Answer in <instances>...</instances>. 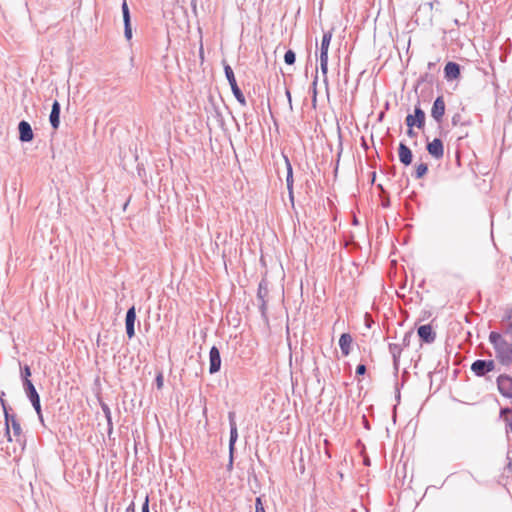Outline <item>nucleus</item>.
I'll use <instances>...</instances> for the list:
<instances>
[{"instance_id": "1", "label": "nucleus", "mask_w": 512, "mask_h": 512, "mask_svg": "<svg viewBox=\"0 0 512 512\" xmlns=\"http://www.w3.org/2000/svg\"><path fill=\"white\" fill-rule=\"evenodd\" d=\"M1 404L4 410V420H5V435L9 442L15 440L21 451L24 450L26 445V437L22 432V428L20 422L18 421L15 414H10L8 412L6 403L4 400H1Z\"/></svg>"}, {"instance_id": "2", "label": "nucleus", "mask_w": 512, "mask_h": 512, "mask_svg": "<svg viewBox=\"0 0 512 512\" xmlns=\"http://www.w3.org/2000/svg\"><path fill=\"white\" fill-rule=\"evenodd\" d=\"M489 341L492 344L496 359L505 366L512 363V341L508 342L504 336L496 331H491Z\"/></svg>"}, {"instance_id": "3", "label": "nucleus", "mask_w": 512, "mask_h": 512, "mask_svg": "<svg viewBox=\"0 0 512 512\" xmlns=\"http://www.w3.org/2000/svg\"><path fill=\"white\" fill-rule=\"evenodd\" d=\"M223 68H224L225 77L231 87L233 96L236 98V100L239 102L240 105L245 106L247 104L246 98H245L242 90L240 89V87L237 84L235 74L233 72L232 67L228 63L223 61Z\"/></svg>"}, {"instance_id": "4", "label": "nucleus", "mask_w": 512, "mask_h": 512, "mask_svg": "<svg viewBox=\"0 0 512 512\" xmlns=\"http://www.w3.org/2000/svg\"><path fill=\"white\" fill-rule=\"evenodd\" d=\"M406 125L414 126L420 130L424 129L426 123V114L420 106V102L414 106V113L408 114L405 118Z\"/></svg>"}, {"instance_id": "5", "label": "nucleus", "mask_w": 512, "mask_h": 512, "mask_svg": "<svg viewBox=\"0 0 512 512\" xmlns=\"http://www.w3.org/2000/svg\"><path fill=\"white\" fill-rule=\"evenodd\" d=\"M495 369L494 360L477 359L471 365V371L477 377H484Z\"/></svg>"}, {"instance_id": "6", "label": "nucleus", "mask_w": 512, "mask_h": 512, "mask_svg": "<svg viewBox=\"0 0 512 512\" xmlns=\"http://www.w3.org/2000/svg\"><path fill=\"white\" fill-rule=\"evenodd\" d=\"M426 150L435 160L442 159L444 156L443 141L440 138H434L432 141H427Z\"/></svg>"}, {"instance_id": "7", "label": "nucleus", "mask_w": 512, "mask_h": 512, "mask_svg": "<svg viewBox=\"0 0 512 512\" xmlns=\"http://www.w3.org/2000/svg\"><path fill=\"white\" fill-rule=\"evenodd\" d=\"M497 387L499 393L505 398H512V377L501 374L497 377Z\"/></svg>"}, {"instance_id": "8", "label": "nucleus", "mask_w": 512, "mask_h": 512, "mask_svg": "<svg viewBox=\"0 0 512 512\" xmlns=\"http://www.w3.org/2000/svg\"><path fill=\"white\" fill-rule=\"evenodd\" d=\"M121 10L124 24V37L127 41H130L133 37V33L131 26V14L126 0H123Z\"/></svg>"}, {"instance_id": "9", "label": "nucleus", "mask_w": 512, "mask_h": 512, "mask_svg": "<svg viewBox=\"0 0 512 512\" xmlns=\"http://www.w3.org/2000/svg\"><path fill=\"white\" fill-rule=\"evenodd\" d=\"M221 354L219 349L213 345L209 351V373L215 374L221 369Z\"/></svg>"}, {"instance_id": "10", "label": "nucleus", "mask_w": 512, "mask_h": 512, "mask_svg": "<svg viewBox=\"0 0 512 512\" xmlns=\"http://www.w3.org/2000/svg\"><path fill=\"white\" fill-rule=\"evenodd\" d=\"M445 108L446 106L444 98L442 95H440L434 100L431 108V116L438 124H440L443 120Z\"/></svg>"}, {"instance_id": "11", "label": "nucleus", "mask_w": 512, "mask_h": 512, "mask_svg": "<svg viewBox=\"0 0 512 512\" xmlns=\"http://www.w3.org/2000/svg\"><path fill=\"white\" fill-rule=\"evenodd\" d=\"M228 420L230 427V437H229V452L235 453V444L238 440V430L237 424L235 420V412H228Z\"/></svg>"}, {"instance_id": "12", "label": "nucleus", "mask_w": 512, "mask_h": 512, "mask_svg": "<svg viewBox=\"0 0 512 512\" xmlns=\"http://www.w3.org/2000/svg\"><path fill=\"white\" fill-rule=\"evenodd\" d=\"M284 158V161H285V164H286V169H287V175H286V186H287V190H288V197H289V200L291 202L292 205H294V177H293V168H292V165H291V162L289 160V158L284 155L283 156Z\"/></svg>"}, {"instance_id": "13", "label": "nucleus", "mask_w": 512, "mask_h": 512, "mask_svg": "<svg viewBox=\"0 0 512 512\" xmlns=\"http://www.w3.org/2000/svg\"><path fill=\"white\" fill-rule=\"evenodd\" d=\"M417 334L422 343L431 344L435 341L436 332L430 324L421 325L417 329Z\"/></svg>"}, {"instance_id": "14", "label": "nucleus", "mask_w": 512, "mask_h": 512, "mask_svg": "<svg viewBox=\"0 0 512 512\" xmlns=\"http://www.w3.org/2000/svg\"><path fill=\"white\" fill-rule=\"evenodd\" d=\"M135 321L136 309L135 306L133 305L127 310L125 317L126 334L129 339H132L135 336Z\"/></svg>"}, {"instance_id": "15", "label": "nucleus", "mask_w": 512, "mask_h": 512, "mask_svg": "<svg viewBox=\"0 0 512 512\" xmlns=\"http://www.w3.org/2000/svg\"><path fill=\"white\" fill-rule=\"evenodd\" d=\"M19 140L23 143L31 142L34 133L29 122L21 120L18 124Z\"/></svg>"}, {"instance_id": "16", "label": "nucleus", "mask_w": 512, "mask_h": 512, "mask_svg": "<svg viewBox=\"0 0 512 512\" xmlns=\"http://www.w3.org/2000/svg\"><path fill=\"white\" fill-rule=\"evenodd\" d=\"M461 75V66L454 62L449 61L446 63L444 67V77L447 81H453L460 77Z\"/></svg>"}, {"instance_id": "17", "label": "nucleus", "mask_w": 512, "mask_h": 512, "mask_svg": "<svg viewBox=\"0 0 512 512\" xmlns=\"http://www.w3.org/2000/svg\"><path fill=\"white\" fill-rule=\"evenodd\" d=\"M398 157H399V161L404 166H409L412 164V161H413L412 150L404 142L399 143Z\"/></svg>"}, {"instance_id": "18", "label": "nucleus", "mask_w": 512, "mask_h": 512, "mask_svg": "<svg viewBox=\"0 0 512 512\" xmlns=\"http://www.w3.org/2000/svg\"><path fill=\"white\" fill-rule=\"evenodd\" d=\"M60 113H61V105L58 100H54L51 107V112L49 115V122L51 127L54 130H57L60 126Z\"/></svg>"}, {"instance_id": "19", "label": "nucleus", "mask_w": 512, "mask_h": 512, "mask_svg": "<svg viewBox=\"0 0 512 512\" xmlns=\"http://www.w3.org/2000/svg\"><path fill=\"white\" fill-rule=\"evenodd\" d=\"M333 36V29H330L323 33L321 44H320V57H328V50L330 42Z\"/></svg>"}, {"instance_id": "20", "label": "nucleus", "mask_w": 512, "mask_h": 512, "mask_svg": "<svg viewBox=\"0 0 512 512\" xmlns=\"http://www.w3.org/2000/svg\"><path fill=\"white\" fill-rule=\"evenodd\" d=\"M352 337L349 333H343L341 334L339 338V347L341 350V353L344 356H348L351 350V344H352Z\"/></svg>"}, {"instance_id": "21", "label": "nucleus", "mask_w": 512, "mask_h": 512, "mask_svg": "<svg viewBox=\"0 0 512 512\" xmlns=\"http://www.w3.org/2000/svg\"><path fill=\"white\" fill-rule=\"evenodd\" d=\"M500 417L504 420L507 434L512 432V408L505 407L500 410Z\"/></svg>"}, {"instance_id": "22", "label": "nucleus", "mask_w": 512, "mask_h": 512, "mask_svg": "<svg viewBox=\"0 0 512 512\" xmlns=\"http://www.w3.org/2000/svg\"><path fill=\"white\" fill-rule=\"evenodd\" d=\"M101 410L104 413L105 419L107 421V432L110 435L113 431V422H112V414L110 407L105 402L100 401Z\"/></svg>"}, {"instance_id": "23", "label": "nucleus", "mask_w": 512, "mask_h": 512, "mask_svg": "<svg viewBox=\"0 0 512 512\" xmlns=\"http://www.w3.org/2000/svg\"><path fill=\"white\" fill-rule=\"evenodd\" d=\"M211 115L212 117L216 120V122L218 123V125L224 129V126H225V120H224V116L220 110V108L215 104V103H212L211 104Z\"/></svg>"}, {"instance_id": "24", "label": "nucleus", "mask_w": 512, "mask_h": 512, "mask_svg": "<svg viewBox=\"0 0 512 512\" xmlns=\"http://www.w3.org/2000/svg\"><path fill=\"white\" fill-rule=\"evenodd\" d=\"M389 352L393 358V364L396 369H398V361L402 352V347L399 344L390 343L389 344Z\"/></svg>"}, {"instance_id": "25", "label": "nucleus", "mask_w": 512, "mask_h": 512, "mask_svg": "<svg viewBox=\"0 0 512 512\" xmlns=\"http://www.w3.org/2000/svg\"><path fill=\"white\" fill-rule=\"evenodd\" d=\"M504 338L509 337L512 341V310L508 313L506 319L503 321V333Z\"/></svg>"}, {"instance_id": "26", "label": "nucleus", "mask_w": 512, "mask_h": 512, "mask_svg": "<svg viewBox=\"0 0 512 512\" xmlns=\"http://www.w3.org/2000/svg\"><path fill=\"white\" fill-rule=\"evenodd\" d=\"M23 389L27 396V398L30 400H33L37 397H40L39 393L37 392L34 384L32 382L23 383Z\"/></svg>"}, {"instance_id": "27", "label": "nucleus", "mask_w": 512, "mask_h": 512, "mask_svg": "<svg viewBox=\"0 0 512 512\" xmlns=\"http://www.w3.org/2000/svg\"><path fill=\"white\" fill-rule=\"evenodd\" d=\"M268 283L265 279H262L258 284L257 298L258 300H266L268 295Z\"/></svg>"}, {"instance_id": "28", "label": "nucleus", "mask_w": 512, "mask_h": 512, "mask_svg": "<svg viewBox=\"0 0 512 512\" xmlns=\"http://www.w3.org/2000/svg\"><path fill=\"white\" fill-rule=\"evenodd\" d=\"M428 172V165L426 163H420L416 165L414 177L415 179L423 178Z\"/></svg>"}, {"instance_id": "29", "label": "nucleus", "mask_w": 512, "mask_h": 512, "mask_svg": "<svg viewBox=\"0 0 512 512\" xmlns=\"http://www.w3.org/2000/svg\"><path fill=\"white\" fill-rule=\"evenodd\" d=\"M31 402V405L33 406L35 412L37 413V416L40 420V422L43 424L44 423V419H43V415H42V409H41V399L40 397H37L33 400H30Z\"/></svg>"}, {"instance_id": "30", "label": "nucleus", "mask_w": 512, "mask_h": 512, "mask_svg": "<svg viewBox=\"0 0 512 512\" xmlns=\"http://www.w3.org/2000/svg\"><path fill=\"white\" fill-rule=\"evenodd\" d=\"M31 374H32L31 368L28 365H24L23 367H21L20 375H21L22 384L27 383V382H32L30 379Z\"/></svg>"}, {"instance_id": "31", "label": "nucleus", "mask_w": 512, "mask_h": 512, "mask_svg": "<svg viewBox=\"0 0 512 512\" xmlns=\"http://www.w3.org/2000/svg\"><path fill=\"white\" fill-rule=\"evenodd\" d=\"M284 62L287 64V65H293L295 64L296 62V53L291 50V49H288L285 54H284Z\"/></svg>"}, {"instance_id": "32", "label": "nucleus", "mask_w": 512, "mask_h": 512, "mask_svg": "<svg viewBox=\"0 0 512 512\" xmlns=\"http://www.w3.org/2000/svg\"><path fill=\"white\" fill-rule=\"evenodd\" d=\"M320 70L322 75L324 76V81H326L328 73V57H320Z\"/></svg>"}, {"instance_id": "33", "label": "nucleus", "mask_w": 512, "mask_h": 512, "mask_svg": "<svg viewBox=\"0 0 512 512\" xmlns=\"http://www.w3.org/2000/svg\"><path fill=\"white\" fill-rule=\"evenodd\" d=\"M255 512H266L261 496L256 497L255 499Z\"/></svg>"}, {"instance_id": "34", "label": "nucleus", "mask_w": 512, "mask_h": 512, "mask_svg": "<svg viewBox=\"0 0 512 512\" xmlns=\"http://www.w3.org/2000/svg\"><path fill=\"white\" fill-rule=\"evenodd\" d=\"M366 371H367L366 365L363 363H360L356 367L355 374L357 376H363V375H365Z\"/></svg>"}, {"instance_id": "35", "label": "nucleus", "mask_w": 512, "mask_h": 512, "mask_svg": "<svg viewBox=\"0 0 512 512\" xmlns=\"http://www.w3.org/2000/svg\"><path fill=\"white\" fill-rule=\"evenodd\" d=\"M155 383H156L157 389H162V387L164 385V378H163V374L161 372L156 375Z\"/></svg>"}, {"instance_id": "36", "label": "nucleus", "mask_w": 512, "mask_h": 512, "mask_svg": "<svg viewBox=\"0 0 512 512\" xmlns=\"http://www.w3.org/2000/svg\"><path fill=\"white\" fill-rule=\"evenodd\" d=\"M233 465H234V453L229 452V460H228V463L226 465V470L228 472H231L233 470Z\"/></svg>"}, {"instance_id": "37", "label": "nucleus", "mask_w": 512, "mask_h": 512, "mask_svg": "<svg viewBox=\"0 0 512 512\" xmlns=\"http://www.w3.org/2000/svg\"><path fill=\"white\" fill-rule=\"evenodd\" d=\"M461 119H462V117H461L460 113H455V114L452 116V119H451V123H452V125H453V126H457V125H459V124H463V123L461 122Z\"/></svg>"}, {"instance_id": "38", "label": "nucleus", "mask_w": 512, "mask_h": 512, "mask_svg": "<svg viewBox=\"0 0 512 512\" xmlns=\"http://www.w3.org/2000/svg\"><path fill=\"white\" fill-rule=\"evenodd\" d=\"M412 337V331H408L405 333L404 337H403V340H402V345L403 346H408L409 343H410V338Z\"/></svg>"}, {"instance_id": "39", "label": "nucleus", "mask_w": 512, "mask_h": 512, "mask_svg": "<svg viewBox=\"0 0 512 512\" xmlns=\"http://www.w3.org/2000/svg\"><path fill=\"white\" fill-rule=\"evenodd\" d=\"M141 512H150L148 495L145 496V500L141 507Z\"/></svg>"}, {"instance_id": "40", "label": "nucleus", "mask_w": 512, "mask_h": 512, "mask_svg": "<svg viewBox=\"0 0 512 512\" xmlns=\"http://www.w3.org/2000/svg\"><path fill=\"white\" fill-rule=\"evenodd\" d=\"M407 126V131H406V134L408 137L410 138H413L417 135V133L414 131V126H411V125H406Z\"/></svg>"}, {"instance_id": "41", "label": "nucleus", "mask_w": 512, "mask_h": 512, "mask_svg": "<svg viewBox=\"0 0 512 512\" xmlns=\"http://www.w3.org/2000/svg\"><path fill=\"white\" fill-rule=\"evenodd\" d=\"M259 301H260L259 309L261 311V314L264 316L266 314L267 301L266 300H259Z\"/></svg>"}, {"instance_id": "42", "label": "nucleus", "mask_w": 512, "mask_h": 512, "mask_svg": "<svg viewBox=\"0 0 512 512\" xmlns=\"http://www.w3.org/2000/svg\"><path fill=\"white\" fill-rule=\"evenodd\" d=\"M285 95H286V98L288 100L289 108H290V110H292L293 109V107H292V97H291V92H290L289 89L285 90Z\"/></svg>"}, {"instance_id": "43", "label": "nucleus", "mask_w": 512, "mask_h": 512, "mask_svg": "<svg viewBox=\"0 0 512 512\" xmlns=\"http://www.w3.org/2000/svg\"><path fill=\"white\" fill-rule=\"evenodd\" d=\"M191 8H192L193 13L196 15L197 14V2H196V0H191Z\"/></svg>"}, {"instance_id": "44", "label": "nucleus", "mask_w": 512, "mask_h": 512, "mask_svg": "<svg viewBox=\"0 0 512 512\" xmlns=\"http://www.w3.org/2000/svg\"><path fill=\"white\" fill-rule=\"evenodd\" d=\"M126 512H135V504L134 502H131L128 507L126 508Z\"/></svg>"}, {"instance_id": "45", "label": "nucleus", "mask_w": 512, "mask_h": 512, "mask_svg": "<svg viewBox=\"0 0 512 512\" xmlns=\"http://www.w3.org/2000/svg\"><path fill=\"white\" fill-rule=\"evenodd\" d=\"M431 80H432V76H430L428 73L421 76V81H431Z\"/></svg>"}, {"instance_id": "46", "label": "nucleus", "mask_w": 512, "mask_h": 512, "mask_svg": "<svg viewBox=\"0 0 512 512\" xmlns=\"http://www.w3.org/2000/svg\"><path fill=\"white\" fill-rule=\"evenodd\" d=\"M363 424H364V427H365L366 429H370L369 422H368V420L366 419V416H365V415H363Z\"/></svg>"}, {"instance_id": "47", "label": "nucleus", "mask_w": 512, "mask_h": 512, "mask_svg": "<svg viewBox=\"0 0 512 512\" xmlns=\"http://www.w3.org/2000/svg\"><path fill=\"white\" fill-rule=\"evenodd\" d=\"M435 66H436V64H435L434 62H429V63H428V65H427V67H428V69H429V70L434 69V68H435Z\"/></svg>"}, {"instance_id": "48", "label": "nucleus", "mask_w": 512, "mask_h": 512, "mask_svg": "<svg viewBox=\"0 0 512 512\" xmlns=\"http://www.w3.org/2000/svg\"><path fill=\"white\" fill-rule=\"evenodd\" d=\"M508 460H509V462H508V464H507V469H508L509 471H512V459H510V458L508 457Z\"/></svg>"}, {"instance_id": "49", "label": "nucleus", "mask_w": 512, "mask_h": 512, "mask_svg": "<svg viewBox=\"0 0 512 512\" xmlns=\"http://www.w3.org/2000/svg\"><path fill=\"white\" fill-rule=\"evenodd\" d=\"M395 398H396L397 402L400 401V390L398 388L396 389V396H395Z\"/></svg>"}, {"instance_id": "50", "label": "nucleus", "mask_w": 512, "mask_h": 512, "mask_svg": "<svg viewBox=\"0 0 512 512\" xmlns=\"http://www.w3.org/2000/svg\"><path fill=\"white\" fill-rule=\"evenodd\" d=\"M317 79H318V77H317V75H316V76H315V78H314V81H313L314 94H315V95H316V88H315V86H316V84H317Z\"/></svg>"}, {"instance_id": "51", "label": "nucleus", "mask_w": 512, "mask_h": 512, "mask_svg": "<svg viewBox=\"0 0 512 512\" xmlns=\"http://www.w3.org/2000/svg\"><path fill=\"white\" fill-rule=\"evenodd\" d=\"M375 178H376V172H372V176H371L372 182L375 181Z\"/></svg>"}, {"instance_id": "52", "label": "nucleus", "mask_w": 512, "mask_h": 512, "mask_svg": "<svg viewBox=\"0 0 512 512\" xmlns=\"http://www.w3.org/2000/svg\"><path fill=\"white\" fill-rule=\"evenodd\" d=\"M199 54H200V57L203 58V47L202 46L200 47Z\"/></svg>"}, {"instance_id": "53", "label": "nucleus", "mask_w": 512, "mask_h": 512, "mask_svg": "<svg viewBox=\"0 0 512 512\" xmlns=\"http://www.w3.org/2000/svg\"><path fill=\"white\" fill-rule=\"evenodd\" d=\"M353 224L358 225V219L356 217H354V219H353Z\"/></svg>"}, {"instance_id": "54", "label": "nucleus", "mask_w": 512, "mask_h": 512, "mask_svg": "<svg viewBox=\"0 0 512 512\" xmlns=\"http://www.w3.org/2000/svg\"><path fill=\"white\" fill-rule=\"evenodd\" d=\"M388 206H389V201L383 203V207H388Z\"/></svg>"}]
</instances>
